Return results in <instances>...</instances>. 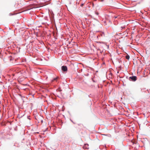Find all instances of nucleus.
I'll list each match as a JSON object with an SVG mask.
<instances>
[{"label":"nucleus","instance_id":"f257e3e1","mask_svg":"<svg viewBox=\"0 0 150 150\" xmlns=\"http://www.w3.org/2000/svg\"><path fill=\"white\" fill-rule=\"evenodd\" d=\"M137 79V77L135 76H133L129 78V80L132 81H135Z\"/></svg>","mask_w":150,"mask_h":150},{"label":"nucleus","instance_id":"f03ea898","mask_svg":"<svg viewBox=\"0 0 150 150\" xmlns=\"http://www.w3.org/2000/svg\"><path fill=\"white\" fill-rule=\"evenodd\" d=\"M62 69L63 71H67V68L65 66H63L62 67Z\"/></svg>","mask_w":150,"mask_h":150},{"label":"nucleus","instance_id":"7ed1b4c3","mask_svg":"<svg viewBox=\"0 0 150 150\" xmlns=\"http://www.w3.org/2000/svg\"><path fill=\"white\" fill-rule=\"evenodd\" d=\"M88 145L87 144H85L83 146V148L84 149H88Z\"/></svg>","mask_w":150,"mask_h":150},{"label":"nucleus","instance_id":"20e7f679","mask_svg":"<svg viewBox=\"0 0 150 150\" xmlns=\"http://www.w3.org/2000/svg\"><path fill=\"white\" fill-rule=\"evenodd\" d=\"M126 58L128 60L129 59V55H127L126 56Z\"/></svg>","mask_w":150,"mask_h":150},{"label":"nucleus","instance_id":"39448f33","mask_svg":"<svg viewBox=\"0 0 150 150\" xmlns=\"http://www.w3.org/2000/svg\"><path fill=\"white\" fill-rule=\"evenodd\" d=\"M57 78H55L53 80V81H56L57 80Z\"/></svg>","mask_w":150,"mask_h":150},{"label":"nucleus","instance_id":"423d86ee","mask_svg":"<svg viewBox=\"0 0 150 150\" xmlns=\"http://www.w3.org/2000/svg\"><path fill=\"white\" fill-rule=\"evenodd\" d=\"M96 13L97 15H98L99 14V13L98 12H96Z\"/></svg>","mask_w":150,"mask_h":150},{"label":"nucleus","instance_id":"0eeeda50","mask_svg":"<svg viewBox=\"0 0 150 150\" xmlns=\"http://www.w3.org/2000/svg\"><path fill=\"white\" fill-rule=\"evenodd\" d=\"M96 42L97 43H101L100 42Z\"/></svg>","mask_w":150,"mask_h":150},{"label":"nucleus","instance_id":"6e6552de","mask_svg":"<svg viewBox=\"0 0 150 150\" xmlns=\"http://www.w3.org/2000/svg\"><path fill=\"white\" fill-rule=\"evenodd\" d=\"M83 4H81V6H83Z\"/></svg>","mask_w":150,"mask_h":150},{"label":"nucleus","instance_id":"1a4fd4ad","mask_svg":"<svg viewBox=\"0 0 150 150\" xmlns=\"http://www.w3.org/2000/svg\"><path fill=\"white\" fill-rule=\"evenodd\" d=\"M116 17H115V18H116Z\"/></svg>","mask_w":150,"mask_h":150}]
</instances>
